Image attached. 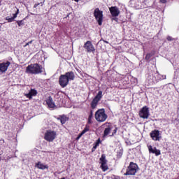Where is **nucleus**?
I'll use <instances>...</instances> for the list:
<instances>
[{
  "mask_svg": "<svg viewBox=\"0 0 179 179\" xmlns=\"http://www.w3.org/2000/svg\"><path fill=\"white\" fill-rule=\"evenodd\" d=\"M57 120H59V121H61V116L59 117H57Z\"/></svg>",
  "mask_w": 179,
  "mask_h": 179,
  "instance_id": "35",
  "label": "nucleus"
},
{
  "mask_svg": "<svg viewBox=\"0 0 179 179\" xmlns=\"http://www.w3.org/2000/svg\"><path fill=\"white\" fill-rule=\"evenodd\" d=\"M101 168L103 171H107L108 170V166H107V159H106V155L103 154L100 158Z\"/></svg>",
  "mask_w": 179,
  "mask_h": 179,
  "instance_id": "9",
  "label": "nucleus"
},
{
  "mask_svg": "<svg viewBox=\"0 0 179 179\" xmlns=\"http://www.w3.org/2000/svg\"><path fill=\"white\" fill-rule=\"evenodd\" d=\"M139 170V167L138 164L130 162L129 166L127 169L126 173H124V176H135L138 171Z\"/></svg>",
  "mask_w": 179,
  "mask_h": 179,
  "instance_id": "4",
  "label": "nucleus"
},
{
  "mask_svg": "<svg viewBox=\"0 0 179 179\" xmlns=\"http://www.w3.org/2000/svg\"><path fill=\"white\" fill-rule=\"evenodd\" d=\"M33 43V41H31L29 42H28L25 45L24 47H27V45H29V44H31Z\"/></svg>",
  "mask_w": 179,
  "mask_h": 179,
  "instance_id": "30",
  "label": "nucleus"
},
{
  "mask_svg": "<svg viewBox=\"0 0 179 179\" xmlns=\"http://www.w3.org/2000/svg\"><path fill=\"white\" fill-rule=\"evenodd\" d=\"M92 118H93V110H91L90 114L89 115V117H88L89 124H92Z\"/></svg>",
  "mask_w": 179,
  "mask_h": 179,
  "instance_id": "21",
  "label": "nucleus"
},
{
  "mask_svg": "<svg viewBox=\"0 0 179 179\" xmlns=\"http://www.w3.org/2000/svg\"><path fill=\"white\" fill-rule=\"evenodd\" d=\"M75 79V74L73 71H69L64 75H61L59 78V83L62 87H66L69 83V80Z\"/></svg>",
  "mask_w": 179,
  "mask_h": 179,
  "instance_id": "1",
  "label": "nucleus"
},
{
  "mask_svg": "<svg viewBox=\"0 0 179 179\" xmlns=\"http://www.w3.org/2000/svg\"><path fill=\"white\" fill-rule=\"evenodd\" d=\"M88 131H89V127L86 126L85 129L83 130V131L81 132V134H80L78 138H80L82 135H85V134H86V132H88Z\"/></svg>",
  "mask_w": 179,
  "mask_h": 179,
  "instance_id": "20",
  "label": "nucleus"
},
{
  "mask_svg": "<svg viewBox=\"0 0 179 179\" xmlns=\"http://www.w3.org/2000/svg\"><path fill=\"white\" fill-rule=\"evenodd\" d=\"M94 117L96 121L98 122H104L108 118V116L106 114V110H104V108L96 110Z\"/></svg>",
  "mask_w": 179,
  "mask_h": 179,
  "instance_id": "3",
  "label": "nucleus"
},
{
  "mask_svg": "<svg viewBox=\"0 0 179 179\" xmlns=\"http://www.w3.org/2000/svg\"><path fill=\"white\" fill-rule=\"evenodd\" d=\"M10 66V62L0 63V75L5 73L8 69Z\"/></svg>",
  "mask_w": 179,
  "mask_h": 179,
  "instance_id": "10",
  "label": "nucleus"
},
{
  "mask_svg": "<svg viewBox=\"0 0 179 179\" xmlns=\"http://www.w3.org/2000/svg\"><path fill=\"white\" fill-rule=\"evenodd\" d=\"M117 128H115L114 130H113V133H112V135H110V136H114V135H115V134H117Z\"/></svg>",
  "mask_w": 179,
  "mask_h": 179,
  "instance_id": "28",
  "label": "nucleus"
},
{
  "mask_svg": "<svg viewBox=\"0 0 179 179\" xmlns=\"http://www.w3.org/2000/svg\"><path fill=\"white\" fill-rule=\"evenodd\" d=\"M18 26H23V24H24V22H23V20H20L17 22Z\"/></svg>",
  "mask_w": 179,
  "mask_h": 179,
  "instance_id": "24",
  "label": "nucleus"
},
{
  "mask_svg": "<svg viewBox=\"0 0 179 179\" xmlns=\"http://www.w3.org/2000/svg\"><path fill=\"white\" fill-rule=\"evenodd\" d=\"M97 146H99V143H96L95 145L92 148V152H94V150L97 149Z\"/></svg>",
  "mask_w": 179,
  "mask_h": 179,
  "instance_id": "27",
  "label": "nucleus"
},
{
  "mask_svg": "<svg viewBox=\"0 0 179 179\" xmlns=\"http://www.w3.org/2000/svg\"><path fill=\"white\" fill-rule=\"evenodd\" d=\"M24 96L27 97V99H33V96H37V90L34 89H31L28 94H25Z\"/></svg>",
  "mask_w": 179,
  "mask_h": 179,
  "instance_id": "15",
  "label": "nucleus"
},
{
  "mask_svg": "<svg viewBox=\"0 0 179 179\" xmlns=\"http://www.w3.org/2000/svg\"><path fill=\"white\" fill-rule=\"evenodd\" d=\"M159 1H160L162 3H166V2H167L166 0H159Z\"/></svg>",
  "mask_w": 179,
  "mask_h": 179,
  "instance_id": "31",
  "label": "nucleus"
},
{
  "mask_svg": "<svg viewBox=\"0 0 179 179\" xmlns=\"http://www.w3.org/2000/svg\"><path fill=\"white\" fill-rule=\"evenodd\" d=\"M150 135L153 141H160V138H162L159 130H153Z\"/></svg>",
  "mask_w": 179,
  "mask_h": 179,
  "instance_id": "12",
  "label": "nucleus"
},
{
  "mask_svg": "<svg viewBox=\"0 0 179 179\" xmlns=\"http://www.w3.org/2000/svg\"><path fill=\"white\" fill-rule=\"evenodd\" d=\"M103 43H106V44H108V41L103 40Z\"/></svg>",
  "mask_w": 179,
  "mask_h": 179,
  "instance_id": "33",
  "label": "nucleus"
},
{
  "mask_svg": "<svg viewBox=\"0 0 179 179\" xmlns=\"http://www.w3.org/2000/svg\"><path fill=\"white\" fill-rule=\"evenodd\" d=\"M26 73L31 75H38V73H43V66L36 63L29 65L25 71Z\"/></svg>",
  "mask_w": 179,
  "mask_h": 179,
  "instance_id": "2",
  "label": "nucleus"
},
{
  "mask_svg": "<svg viewBox=\"0 0 179 179\" xmlns=\"http://www.w3.org/2000/svg\"><path fill=\"white\" fill-rule=\"evenodd\" d=\"M151 57H152V55H150V53L147 54L145 56L146 61H149V59H150Z\"/></svg>",
  "mask_w": 179,
  "mask_h": 179,
  "instance_id": "23",
  "label": "nucleus"
},
{
  "mask_svg": "<svg viewBox=\"0 0 179 179\" xmlns=\"http://www.w3.org/2000/svg\"><path fill=\"white\" fill-rule=\"evenodd\" d=\"M46 103L50 108H54L55 107V103L52 102V97L51 96L48 97V99L46 100Z\"/></svg>",
  "mask_w": 179,
  "mask_h": 179,
  "instance_id": "16",
  "label": "nucleus"
},
{
  "mask_svg": "<svg viewBox=\"0 0 179 179\" xmlns=\"http://www.w3.org/2000/svg\"><path fill=\"white\" fill-rule=\"evenodd\" d=\"M15 13H17V15H19V9L17 10V12Z\"/></svg>",
  "mask_w": 179,
  "mask_h": 179,
  "instance_id": "34",
  "label": "nucleus"
},
{
  "mask_svg": "<svg viewBox=\"0 0 179 179\" xmlns=\"http://www.w3.org/2000/svg\"><path fill=\"white\" fill-rule=\"evenodd\" d=\"M166 38L168 41H173V38H171V36H168Z\"/></svg>",
  "mask_w": 179,
  "mask_h": 179,
  "instance_id": "29",
  "label": "nucleus"
},
{
  "mask_svg": "<svg viewBox=\"0 0 179 179\" xmlns=\"http://www.w3.org/2000/svg\"><path fill=\"white\" fill-rule=\"evenodd\" d=\"M99 142H100V139L98 140V142L96 143H99Z\"/></svg>",
  "mask_w": 179,
  "mask_h": 179,
  "instance_id": "38",
  "label": "nucleus"
},
{
  "mask_svg": "<svg viewBox=\"0 0 179 179\" xmlns=\"http://www.w3.org/2000/svg\"><path fill=\"white\" fill-rule=\"evenodd\" d=\"M102 97L103 91H99L91 103V107L93 110L97 107V104H99V102L101 100Z\"/></svg>",
  "mask_w": 179,
  "mask_h": 179,
  "instance_id": "7",
  "label": "nucleus"
},
{
  "mask_svg": "<svg viewBox=\"0 0 179 179\" xmlns=\"http://www.w3.org/2000/svg\"><path fill=\"white\" fill-rule=\"evenodd\" d=\"M113 179H120V178L119 177H115Z\"/></svg>",
  "mask_w": 179,
  "mask_h": 179,
  "instance_id": "36",
  "label": "nucleus"
},
{
  "mask_svg": "<svg viewBox=\"0 0 179 179\" xmlns=\"http://www.w3.org/2000/svg\"><path fill=\"white\" fill-rule=\"evenodd\" d=\"M117 157H121V156H122V151H119V152H117Z\"/></svg>",
  "mask_w": 179,
  "mask_h": 179,
  "instance_id": "26",
  "label": "nucleus"
},
{
  "mask_svg": "<svg viewBox=\"0 0 179 179\" xmlns=\"http://www.w3.org/2000/svg\"><path fill=\"white\" fill-rule=\"evenodd\" d=\"M36 167H37V169H39L40 170H45V169H48V166L44 165L43 164H42L40 162H38L36 164Z\"/></svg>",
  "mask_w": 179,
  "mask_h": 179,
  "instance_id": "17",
  "label": "nucleus"
},
{
  "mask_svg": "<svg viewBox=\"0 0 179 179\" xmlns=\"http://www.w3.org/2000/svg\"><path fill=\"white\" fill-rule=\"evenodd\" d=\"M57 138V131L52 130H48L45 133L44 139L48 142H54V140Z\"/></svg>",
  "mask_w": 179,
  "mask_h": 179,
  "instance_id": "5",
  "label": "nucleus"
},
{
  "mask_svg": "<svg viewBox=\"0 0 179 179\" xmlns=\"http://www.w3.org/2000/svg\"><path fill=\"white\" fill-rule=\"evenodd\" d=\"M6 20H8V22H13V20H15V17H6Z\"/></svg>",
  "mask_w": 179,
  "mask_h": 179,
  "instance_id": "22",
  "label": "nucleus"
},
{
  "mask_svg": "<svg viewBox=\"0 0 179 179\" xmlns=\"http://www.w3.org/2000/svg\"><path fill=\"white\" fill-rule=\"evenodd\" d=\"M148 148L150 153H152V154L155 155V156H160V155H162V153L160 152V150H157V149H156V148H153V147H152V145H148Z\"/></svg>",
  "mask_w": 179,
  "mask_h": 179,
  "instance_id": "14",
  "label": "nucleus"
},
{
  "mask_svg": "<svg viewBox=\"0 0 179 179\" xmlns=\"http://www.w3.org/2000/svg\"><path fill=\"white\" fill-rule=\"evenodd\" d=\"M110 132H111V127L109 126L105 129L103 131V137L106 138V136H108Z\"/></svg>",
  "mask_w": 179,
  "mask_h": 179,
  "instance_id": "18",
  "label": "nucleus"
},
{
  "mask_svg": "<svg viewBox=\"0 0 179 179\" xmlns=\"http://www.w3.org/2000/svg\"><path fill=\"white\" fill-rule=\"evenodd\" d=\"M68 120H69L68 118V117L65 116V115H62L61 116V119H60V122L62 125H64V124H65V122H66V121H68Z\"/></svg>",
  "mask_w": 179,
  "mask_h": 179,
  "instance_id": "19",
  "label": "nucleus"
},
{
  "mask_svg": "<svg viewBox=\"0 0 179 179\" xmlns=\"http://www.w3.org/2000/svg\"><path fill=\"white\" fill-rule=\"evenodd\" d=\"M13 17H14V19H16V17H17V13H15V14H13Z\"/></svg>",
  "mask_w": 179,
  "mask_h": 179,
  "instance_id": "32",
  "label": "nucleus"
},
{
  "mask_svg": "<svg viewBox=\"0 0 179 179\" xmlns=\"http://www.w3.org/2000/svg\"><path fill=\"white\" fill-rule=\"evenodd\" d=\"M94 16L98 22V24L101 26V24H103V11L100 10L99 8H95Z\"/></svg>",
  "mask_w": 179,
  "mask_h": 179,
  "instance_id": "6",
  "label": "nucleus"
},
{
  "mask_svg": "<svg viewBox=\"0 0 179 179\" xmlns=\"http://www.w3.org/2000/svg\"><path fill=\"white\" fill-rule=\"evenodd\" d=\"M139 116L141 118L148 120L149 118V108L146 106L143 107L139 112Z\"/></svg>",
  "mask_w": 179,
  "mask_h": 179,
  "instance_id": "8",
  "label": "nucleus"
},
{
  "mask_svg": "<svg viewBox=\"0 0 179 179\" xmlns=\"http://www.w3.org/2000/svg\"><path fill=\"white\" fill-rule=\"evenodd\" d=\"M38 5H41V6H43V5H44V3L41 2V3H36V4L34 6V8H37V6H38Z\"/></svg>",
  "mask_w": 179,
  "mask_h": 179,
  "instance_id": "25",
  "label": "nucleus"
},
{
  "mask_svg": "<svg viewBox=\"0 0 179 179\" xmlns=\"http://www.w3.org/2000/svg\"><path fill=\"white\" fill-rule=\"evenodd\" d=\"M0 29H1V26H0Z\"/></svg>",
  "mask_w": 179,
  "mask_h": 179,
  "instance_id": "39",
  "label": "nucleus"
},
{
  "mask_svg": "<svg viewBox=\"0 0 179 179\" xmlns=\"http://www.w3.org/2000/svg\"><path fill=\"white\" fill-rule=\"evenodd\" d=\"M84 48L87 50V52H94L96 51V49L94 48V46L92 43L90 41H87L84 44Z\"/></svg>",
  "mask_w": 179,
  "mask_h": 179,
  "instance_id": "11",
  "label": "nucleus"
},
{
  "mask_svg": "<svg viewBox=\"0 0 179 179\" xmlns=\"http://www.w3.org/2000/svg\"><path fill=\"white\" fill-rule=\"evenodd\" d=\"M109 10L113 17H117V16L120 15V9L118 8V7H117V6L110 7Z\"/></svg>",
  "mask_w": 179,
  "mask_h": 179,
  "instance_id": "13",
  "label": "nucleus"
},
{
  "mask_svg": "<svg viewBox=\"0 0 179 179\" xmlns=\"http://www.w3.org/2000/svg\"><path fill=\"white\" fill-rule=\"evenodd\" d=\"M76 2H78L79 1V0H74Z\"/></svg>",
  "mask_w": 179,
  "mask_h": 179,
  "instance_id": "37",
  "label": "nucleus"
}]
</instances>
